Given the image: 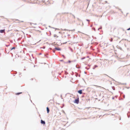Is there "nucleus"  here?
Here are the masks:
<instances>
[{
  "label": "nucleus",
  "instance_id": "26",
  "mask_svg": "<svg viewBox=\"0 0 130 130\" xmlns=\"http://www.w3.org/2000/svg\"><path fill=\"white\" fill-rule=\"evenodd\" d=\"M127 30H130V27L129 28H128L127 29Z\"/></svg>",
  "mask_w": 130,
  "mask_h": 130
},
{
  "label": "nucleus",
  "instance_id": "12",
  "mask_svg": "<svg viewBox=\"0 0 130 130\" xmlns=\"http://www.w3.org/2000/svg\"><path fill=\"white\" fill-rule=\"evenodd\" d=\"M105 75H106L107 76H108V77H110V78H111L112 79V80L113 81H115V80L113 79V78H111V77H109V76H108V75L106 74H105Z\"/></svg>",
  "mask_w": 130,
  "mask_h": 130
},
{
  "label": "nucleus",
  "instance_id": "59",
  "mask_svg": "<svg viewBox=\"0 0 130 130\" xmlns=\"http://www.w3.org/2000/svg\"><path fill=\"white\" fill-rule=\"evenodd\" d=\"M57 104H59V103H57Z\"/></svg>",
  "mask_w": 130,
  "mask_h": 130
},
{
  "label": "nucleus",
  "instance_id": "57",
  "mask_svg": "<svg viewBox=\"0 0 130 130\" xmlns=\"http://www.w3.org/2000/svg\"><path fill=\"white\" fill-rule=\"evenodd\" d=\"M49 27H51V26H49Z\"/></svg>",
  "mask_w": 130,
  "mask_h": 130
},
{
  "label": "nucleus",
  "instance_id": "9",
  "mask_svg": "<svg viewBox=\"0 0 130 130\" xmlns=\"http://www.w3.org/2000/svg\"><path fill=\"white\" fill-rule=\"evenodd\" d=\"M22 93V92H18L16 93V95H19L21 94Z\"/></svg>",
  "mask_w": 130,
  "mask_h": 130
},
{
  "label": "nucleus",
  "instance_id": "22",
  "mask_svg": "<svg viewBox=\"0 0 130 130\" xmlns=\"http://www.w3.org/2000/svg\"><path fill=\"white\" fill-rule=\"evenodd\" d=\"M102 27L101 26V27H99V28L98 29V30H99L100 29H102Z\"/></svg>",
  "mask_w": 130,
  "mask_h": 130
},
{
  "label": "nucleus",
  "instance_id": "11",
  "mask_svg": "<svg viewBox=\"0 0 130 130\" xmlns=\"http://www.w3.org/2000/svg\"><path fill=\"white\" fill-rule=\"evenodd\" d=\"M60 13H58L56 15V17H57L58 15H59L60 17H61V15H60Z\"/></svg>",
  "mask_w": 130,
  "mask_h": 130
},
{
  "label": "nucleus",
  "instance_id": "1",
  "mask_svg": "<svg viewBox=\"0 0 130 130\" xmlns=\"http://www.w3.org/2000/svg\"><path fill=\"white\" fill-rule=\"evenodd\" d=\"M73 102L75 103L78 104L79 103V98L78 97L76 99H75L73 101Z\"/></svg>",
  "mask_w": 130,
  "mask_h": 130
},
{
  "label": "nucleus",
  "instance_id": "48",
  "mask_svg": "<svg viewBox=\"0 0 130 130\" xmlns=\"http://www.w3.org/2000/svg\"><path fill=\"white\" fill-rule=\"evenodd\" d=\"M84 73L85 74H86V72L85 71H84Z\"/></svg>",
  "mask_w": 130,
  "mask_h": 130
},
{
  "label": "nucleus",
  "instance_id": "7",
  "mask_svg": "<svg viewBox=\"0 0 130 130\" xmlns=\"http://www.w3.org/2000/svg\"><path fill=\"white\" fill-rule=\"evenodd\" d=\"M127 115L128 118L130 117V112L128 111L127 113Z\"/></svg>",
  "mask_w": 130,
  "mask_h": 130
},
{
  "label": "nucleus",
  "instance_id": "35",
  "mask_svg": "<svg viewBox=\"0 0 130 130\" xmlns=\"http://www.w3.org/2000/svg\"><path fill=\"white\" fill-rule=\"evenodd\" d=\"M118 9H119V10L121 11V9L119 8H118Z\"/></svg>",
  "mask_w": 130,
  "mask_h": 130
},
{
  "label": "nucleus",
  "instance_id": "33",
  "mask_svg": "<svg viewBox=\"0 0 130 130\" xmlns=\"http://www.w3.org/2000/svg\"><path fill=\"white\" fill-rule=\"evenodd\" d=\"M117 96H118V95H116L114 97H116V98H117Z\"/></svg>",
  "mask_w": 130,
  "mask_h": 130
},
{
  "label": "nucleus",
  "instance_id": "4",
  "mask_svg": "<svg viewBox=\"0 0 130 130\" xmlns=\"http://www.w3.org/2000/svg\"><path fill=\"white\" fill-rule=\"evenodd\" d=\"M56 50L58 51H60L61 50V48H58L56 47H55L54 48Z\"/></svg>",
  "mask_w": 130,
  "mask_h": 130
},
{
  "label": "nucleus",
  "instance_id": "39",
  "mask_svg": "<svg viewBox=\"0 0 130 130\" xmlns=\"http://www.w3.org/2000/svg\"><path fill=\"white\" fill-rule=\"evenodd\" d=\"M44 56L46 57H48L47 56H46L45 54H44Z\"/></svg>",
  "mask_w": 130,
  "mask_h": 130
},
{
  "label": "nucleus",
  "instance_id": "6",
  "mask_svg": "<svg viewBox=\"0 0 130 130\" xmlns=\"http://www.w3.org/2000/svg\"><path fill=\"white\" fill-rule=\"evenodd\" d=\"M46 110L47 113H48L50 111V109L49 107H46Z\"/></svg>",
  "mask_w": 130,
  "mask_h": 130
},
{
  "label": "nucleus",
  "instance_id": "50",
  "mask_svg": "<svg viewBox=\"0 0 130 130\" xmlns=\"http://www.w3.org/2000/svg\"><path fill=\"white\" fill-rule=\"evenodd\" d=\"M92 25H91L90 26V27H92Z\"/></svg>",
  "mask_w": 130,
  "mask_h": 130
},
{
  "label": "nucleus",
  "instance_id": "21",
  "mask_svg": "<svg viewBox=\"0 0 130 130\" xmlns=\"http://www.w3.org/2000/svg\"><path fill=\"white\" fill-rule=\"evenodd\" d=\"M86 20L87 21H88V22H90V20H89V19H86Z\"/></svg>",
  "mask_w": 130,
  "mask_h": 130
},
{
  "label": "nucleus",
  "instance_id": "29",
  "mask_svg": "<svg viewBox=\"0 0 130 130\" xmlns=\"http://www.w3.org/2000/svg\"><path fill=\"white\" fill-rule=\"evenodd\" d=\"M63 59H62V60H60V61L62 62V61H63Z\"/></svg>",
  "mask_w": 130,
  "mask_h": 130
},
{
  "label": "nucleus",
  "instance_id": "8",
  "mask_svg": "<svg viewBox=\"0 0 130 130\" xmlns=\"http://www.w3.org/2000/svg\"><path fill=\"white\" fill-rule=\"evenodd\" d=\"M98 67V66L97 65H95L94 66V67L93 68V69H94L95 68Z\"/></svg>",
  "mask_w": 130,
  "mask_h": 130
},
{
  "label": "nucleus",
  "instance_id": "38",
  "mask_svg": "<svg viewBox=\"0 0 130 130\" xmlns=\"http://www.w3.org/2000/svg\"><path fill=\"white\" fill-rule=\"evenodd\" d=\"M77 19L79 21L80 20L79 19V18H77Z\"/></svg>",
  "mask_w": 130,
  "mask_h": 130
},
{
  "label": "nucleus",
  "instance_id": "23",
  "mask_svg": "<svg viewBox=\"0 0 130 130\" xmlns=\"http://www.w3.org/2000/svg\"><path fill=\"white\" fill-rule=\"evenodd\" d=\"M85 68L86 69H87V70H89V69L90 68H87V67H85Z\"/></svg>",
  "mask_w": 130,
  "mask_h": 130
},
{
  "label": "nucleus",
  "instance_id": "30",
  "mask_svg": "<svg viewBox=\"0 0 130 130\" xmlns=\"http://www.w3.org/2000/svg\"><path fill=\"white\" fill-rule=\"evenodd\" d=\"M126 88H127V89H129V87H126Z\"/></svg>",
  "mask_w": 130,
  "mask_h": 130
},
{
  "label": "nucleus",
  "instance_id": "25",
  "mask_svg": "<svg viewBox=\"0 0 130 130\" xmlns=\"http://www.w3.org/2000/svg\"><path fill=\"white\" fill-rule=\"evenodd\" d=\"M76 61V60H75L72 61V62H75Z\"/></svg>",
  "mask_w": 130,
  "mask_h": 130
},
{
  "label": "nucleus",
  "instance_id": "31",
  "mask_svg": "<svg viewBox=\"0 0 130 130\" xmlns=\"http://www.w3.org/2000/svg\"><path fill=\"white\" fill-rule=\"evenodd\" d=\"M63 30L64 31H66V30H68V29H64Z\"/></svg>",
  "mask_w": 130,
  "mask_h": 130
},
{
  "label": "nucleus",
  "instance_id": "62",
  "mask_svg": "<svg viewBox=\"0 0 130 130\" xmlns=\"http://www.w3.org/2000/svg\"><path fill=\"white\" fill-rule=\"evenodd\" d=\"M121 12L122 13H123V12L122 11H121Z\"/></svg>",
  "mask_w": 130,
  "mask_h": 130
},
{
  "label": "nucleus",
  "instance_id": "40",
  "mask_svg": "<svg viewBox=\"0 0 130 130\" xmlns=\"http://www.w3.org/2000/svg\"><path fill=\"white\" fill-rule=\"evenodd\" d=\"M42 54V53H39V55H41Z\"/></svg>",
  "mask_w": 130,
  "mask_h": 130
},
{
  "label": "nucleus",
  "instance_id": "20",
  "mask_svg": "<svg viewBox=\"0 0 130 130\" xmlns=\"http://www.w3.org/2000/svg\"><path fill=\"white\" fill-rule=\"evenodd\" d=\"M62 56L63 57V58H66V57H65V56H64V55H62Z\"/></svg>",
  "mask_w": 130,
  "mask_h": 130
},
{
  "label": "nucleus",
  "instance_id": "36",
  "mask_svg": "<svg viewBox=\"0 0 130 130\" xmlns=\"http://www.w3.org/2000/svg\"><path fill=\"white\" fill-rule=\"evenodd\" d=\"M76 68H78V69H79V68H79V67L78 68V67H77V65H76Z\"/></svg>",
  "mask_w": 130,
  "mask_h": 130
},
{
  "label": "nucleus",
  "instance_id": "47",
  "mask_svg": "<svg viewBox=\"0 0 130 130\" xmlns=\"http://www.w3.org/2000/svg\"><path fill=\"white\" fill-rule=\"evenodd\" d=\"M58 33L59 34H60L61 33V32L60 31H59Z\"/></svg>",
  "mask_w": 130,
  "mask_h": 130
},
{
  "label": "nucleus",
  "instance_id": "51",
  "mask_svg": "<svg viewBox=\"0 0 130 130\" xmlns=\"http://www.w3.org/2000/svg\"><path fill=\"white\" fill-rule=\"evenodd\" d=\"M67 36H70V35L69 34H68V35Z\"/></svg>",
  "mask_w": 130,
  "mask_h": 130
},
{
  "label": "nucleus",
  "instance_id": "16",
  "mask_svg": "<svg viewBox=\"0 0 130 130\" xmlns=\"http://www.w3.org/2000/svg\"><path fill=\"white\" fill-rule=\"evenodd\" d=\"M85 58H86V57H83L82 58H81V60H83V59H85Z\"/></svg>",
  "mask_w": 130,
  "mask_h": 130
},
{
  "label": "nucleus",
  "instance_id": "53",
  "mask_svg": "<svg viewBox=\"0 0 130 130\" xmlns=\"http://www.w3.org/2000/svg\"><path fill=\"white\" fill-rule=\"evenodd\" d=\"M49 32H50V35H51V31H49Z\"/></svg>",
  "mask_w": 130,
  "mask_h": 130
},
{
  "label": "nucleus",
  "instance_id": "37",
  "mask_svg": "<svg viewBox=\"0 0 130 130\" xmlns=\"http://www.w3.org/2000/svg\"><path fill=\"white\" fill-rule=\"evenodd\" d=\"M78 76L79 77H80V74H78Z\"/></svg>",
  "mask_w": 130,
  "mask_h": 130
},
{
  "label": "nucleus",
  "instance_id": "45",
  "mask_svg": "<svg viewBox=\"0 0 130 130\" xmlns=\"http://www.w3.org/2000/svg\"><path fill=\"white\" fill-rule=\"evenodd\" d=\"M17 72H15V73H14V74H17Z\"/></svg>",
  "mask_w": 130,
  "mask_h": 130
},
{
  "label": "nucleus",
  "instance_id": "34",
  "mask_svg": "<svg viewBox=\"0 0 130 130\" xmlns=\"http://www.w3.org/2000/svg\"><path fill=\"white\" fill-rule=\"evenodd\" d=\"M115 99V97H112V100H114Z\"/></svg>",
  "mask_w": 130,
  "mask_h": 130
},
{
  "label": "nucleus",
  "instance_id": "46",
  "mask_svg": "<svg viewBox=\"0 0 130 130\" xmlns=\"http://www.w3.org/2000/svg\"><path fill=\"white\" fill-rule=\"evenodd\" d=\"M6 46L7 47H8L9 46V45H6Z\"/></svg>",
  "mask_w": 130,
  "mask_h": 130
},
{
  "label": "nucleus",
  "instance_id": "15",
  "mask_svg": "<svg viewBox=\"0 0 130 130\" xmlns=\"http://www.w3.org/2000/svg\"><path fill=\"white\" fill-rule=\"evenodd\" d=\"M112 88L113 90H115V88L114 86H112Z\"/></svg>",
  "mask_w": 130,
  "mask_h": 130
},
{
  "label": "nucleus",
  "instance_id": "41",
  "mask_svg": "<svg viewBox=\"0 0 130 130\" xmlns=\"http://www.w3.org/2000/svg\"><path fill=\"white\" fill-rule=\"evenodd\" d=\"M67 42H66L64 43L63 44H66V43H67Z\"/></svg>",
  "mask_w": 130,
  "mask_h": 130
},
{
  "label": "nucleus",
  "instance_id": "14",
  "mask_svg": "<svg viewBox=\"0 0 130 130\" xmlns=\"http://www.w3.org/2000/svg\"><path fill=\"white\" fill-rule=\"evenodd\" d=\"M54 37H58V36H57L56 35H55V34H54Z\"/></svg>",
  "mask_w": 130,
  "mask_h": 130
},
{
  "label": "nucleus",
  "instance_id": "10",
  "mask_svg": "<svg viewBox=\"0 0 130 130\" xmlns=\"http://www.w3.org/2000/svg\"><path fill=\"white\" fill-rule=\"evenodd\" d=\"M15 47H12L11 49V50H12L14 49H15Z\"/></svg>",
  "mask_w": 130,
  "mask_h": 130
},
{
  "label": "nucleus",
  "instance_id": "49",
  "mask_svg": "<svg viewBox=\"0 0 130 130\" xmlns=\"http://www.w3.org/2000/svg\"><path fill=\"white\" fill-rule=\"evenodd\" d=\"M93 30L95 31V28H94Z\"/></svg>",
  "mask_w": 130,
  "mask_h": 130
},
{
  "label": "nucleus",
  "instance_id": "13",
  "mask_svg": "<svg viewBox=\"0 0 130 130\" xmlns=\"http://www.w3.org/2000/svg\"><path fill=\"white\" fill-rule=\"evenodd\" d=\"M64 104H62V106L60 107L61 108H63L64 106Z\"/></svg>",
  "mask_w": 130,
  "mask_h": 130
},
{
  "label": "nucleus",
  "instance_id": "42",
  "mask_svg": "<svg viewBox=\"0 0 130 130\" xmlns=\"http://www.w3.org/2000/svg\"><path fill=\"white\" fill-rule=\"evenodd\" d=\"M42 2H43V3H44V1H43V0H42Z\"/></svg>",
  "mask_w": 130,
  "mask_h": 130
},
{
  "label": "nucleus",
  "instance_id": "18",
  "mask_svg": "<svg viewBox=\"0 0 130 130\" xmlns=\"http://www.w3.org/2000/svg\"><path fill=\"white\" fill-rule=\"evenodd\" d=\"M76 73V74H75V75L76 77H77V76H78V74L77 73Z\"/></svg>",
  "mask_w": 130,
  "mask_h": 130
},
{
  "label": "nucleus",
  "instance_id": "60",
  "mask_svg": "<svg viewBox=\"0 0 130 130\" xmlns=\"http://www.w3.org/2000/svg\"><path fill=\"white\" fill-rule=\"evenodd\" d=\"M82 25H84V24H83V23H82Z\"/></svg>",
  "mask_w": 130,
  "mask_h": 130
},
{
  "label": "nucleus",
  "instance_id": "64",
  "mask_svg": "<svg viewBox=\"0 0 130 130\" xmlns=\"http://www.w3.org/2000/svg\"><path fill=\"white\" fill-rule=\"evenodd\" d=\"M25 70V69H24V70Z\"/></svg>",
  "mask_w": 130,
  "mask_h": 130
},
{
  "label": "nucleus",
  "instance_id": "24",
  "mask_svg": "<svg viewBox=\"0 0 130 130\" xmlns=\"http://www.w3.org/2000/svg\"><path fill=\"white\" fill-rule=\"evenodd\" d=\"M70 50H71V51L72 52H73V50L71 48L70 49Z\"/></svg>",
  "mask_w": 130,
  "mask_h": 130
},
{
  "label": "nucleus",
  "instance_id": "32",
  "mask_svg": "<svg viewBox=\"0 0 130 130\" xmlns=\"http://www.w3.org/2000/svg\"><path fill=\"white\" fill-rule=\"evenodd\" d=\"M72 73H72V75H73L74 74V72L73 71L72 72Z\"/></svg>",
  "mask_w": 130,
  "mask_h": 130
},
{
  "label": "nucleus",
  "instance_id": "58",
  "mask_svg": "<svg viewBox=\"0 0 130 130\" xmlns=\"http://www.w3.org/2000/svg\"><path fill=\"white\" fill-rule=\"evenodd\" d=\"M31 79V80H33V79L32 78V79Z\"/></svg>",
  "mask_w": 130,
  "mask_h": 130
},
{
  "label": "nucleus",
  "instance_id": "19",
  "mask_svg": "<svg viewBox=\"0 0 130 130\" xmlns=\"http://www.w3.org/2000/svg\"><path fill=\"white\" fill-rule=\"evenodd\" d=\"M52 28L54 29H55V30H59V29L58 28H55L54 27H52Z\"/></svg>",
  "mask_w": 130,
  "mask_h": 130
},
{
  "label": "nucleus",
  "instance_id": "55",
  "mask_svg": "<svg viewBox=\"0 0 130 130\" xmlns=\"http://www.w3.org/2000/svg\"><path fill=\"white\" fill-rule=\"evenodd\" d=\"M88 66L89 67H90V66L89 65H88Z\"/></svg>",
  "mask_w": 130,
  "mask_h": 130
},
{
  "label": "nucleus",
  "instance_id": "17",
  "mask_svg": "<svg viewBox=\"0 0 130 130\" xmlns=\"http://www.w3.org/2000/svg\"><path fill=\"white\" fill-rule=\"evenodd\" d=\"M72 62V61H70V60H69L68 61V62H66V63H67L68 62L69 63H70L71 62Z\"/></svg>",
  "mask_w": 130,
  "mask_h": 130
},
{
  "label": "nucleus",
  "instance_id": "61",
  "mask_svg": "<svg viewBox=\"0 0 130 130\" xmlns=\"http://www.w3.org/2000/svg\"><path fill=\"white\" fill-rule=\"evenodd\" d=\"M95 24V25H97V24H95H95Z\"/></svg>",
  "mask_w": 130,
  "mask_h": 130
},
{
  "label": "nucleus",
  "instance_id": "54",
  "mask_svg": "<svg viewBox=\"0 0 130 130\" xmlns=\"http://www.w3.org/2000/svg\"><path fill=\"white\" fill-rule=\"evenodd\" d=\"M49 49H52V48H49Z\"/></svg>",
  "mask_w": 130,
  "mask_h": 130
},
{
  "label": "nucleus",
  "instance_id": "28",
  "mask_svg": "<svg viewBox=\"0 0 130 130\" xmlns=\"http://www.w3.org/2000/svg\"><path fill=\"white\" fill-rule=\"evenodd\" d=\"M123 97L124 98H125V95L124 94H123Z\"/></svg>",
  "mask_w": 130,
  "mask_h": 130
},
{
  "label": "nucleus",
  "instance_id": "44",
  "mask_svg": "<svg viewBox=\"0 0 130 130\" xmlns=\"http://www.w3.org/2000/svg\"><path fill=\"white\" fill-rule=\"evenodd\" d=\"M73 17H74V18H75V16L74 15H73Z\"/></svg>",
  "mask_w": 130,
  "mask_h": 130
},
{
  "label": "nucleus",
  "instance_id": "2",
  "mask_svg": "<svg viewBox=\"0 0 130 130\" xmlns=\"http://www.w3.org/2000/svg\"><path fill=\"white\" fill-rule=\"evenodd\" d=\"M84 89L80 90L77 91V92L80 94H82V91L84 90Z\"/></svg>",
  "mask_w": 130,
  "mask_h": 130
},
{
  "label": "nucleus",
  "instance_id": "3",
  "mask_svg": "<svg viewBox=\"0 0 130 130\" xmlns=\"http://www.w3.org/2000/svg\"><path fill=\"white\" fill-rule=\"evenodd\" d=\"M41 124L44 125L45 124V122L44 120H41Z\"/></svg>",
  "mask_w": 130,
  "mask_h": 130
},
{
  "label": "nucleus",
  "instance_id": "52",
  "mask_svg": "<svg viewBox=\"0 0 130 130\" xmlns=\"http://www.w3.org/2000/svg\"><path fill=\"white\" fill-rule=\"evenodd\" d=\"M118 8H119L118 7H117L116 8L118 9Z\"/></svg>",
  "mask_w": 130,
  "mask_h": 130
},
{
  "label": "nucleus",
  "instance_id": "43",
  "mask_svg": "<svg viewBox=\"0 0 130 130\" xmlns=\"http://www.w3.org/2000/svg\"><path fill=\"white\" fill-rule=\"evenodd\" d=\"M105 2L106 3H107V1H105Z\"/></svg>",
  "mask_w": 130,
  "mask_h": 130
},
{
  "label": "nucleus",
  "instance_id": "5",
  "mask_svg": "<svg viewBox=\"0 0 130 130\" xmlns=\"http://www.w3.org/2000/svg\"><path fill=\"white\" fill-rule=\"evenodd\" d=\"M5 29H0V33H3L4 32H5Z\"/></svg>",
  "mask_w": 130,
  "mask_h": 130
},
{
  "label": "nucleus",
  "instance_id": "56",
  "mask_svg": "<svg viewBox=\"0 0 130 130\" xmlns=\"http://www.w3.org/2000/svg\"><path fill=\"white\" fill-rule=\"evenodd\" d=\"M53 53H55V51H53Z\"/></svg>",
  "mask_w": 130,
  "mask_h": 130
},
{
  "label": "nucleus",
  "instance_id": "63",
  "mask_svg": "<svg viewBox=\"0 0 130 130\" xmlns=\"http://www.w3.org/2000/svg\"><path fill=\"white\" fill-rule=\"evenodd\" d=\"M119 100H121V99H119Z\"/></svg>",
  "mask_w": 130,
  "mask_h": 130
},
{
  "label": "nucleus",
  "instance_id": "27",
  "mask_svg": "<svg viewBox=\"0 0 130 130\" xmlns=\"http://www.w3.org/2000/svg\"><path fill=\"white\" fill-rule=\"evenodd\" d=\"M126 83H123L122 84V85H126Z\"/></svg>",
  "mask_w": 130,
  "mask_h": 130
}]
</instances>
